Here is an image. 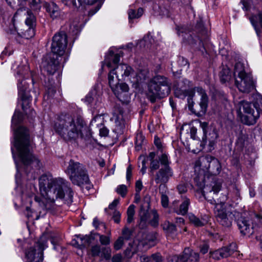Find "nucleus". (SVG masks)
Instances as JSON below:
<instances>
[{
  "label": "nucleus",
  "instance_id": "f257e3e1",
  "mask_svg": "<svg viewBox=\"0 0 262 262\" xmlns=\"http://www.w3.org/2000/svg\"><path fill=\"white\" fill-rule=\"evenodd\" d=\"M39 189L54 205H71L73 202L74 191L70 183L62 178H53L51 174H42L39 179Z\"/></svg>",
  "mask_w": 262,
  "mask_h": 262
},
{
  "label": "nucleus",
  "instance_id": "f03ea898",
  "mask_svg": "<svg viewBox=\"0 0 262 262\" xmlns=\"http://www.w3.org/2000/svg\"><path fill=\"white\" fill-rule=\"evenodd\" d=\"M54 129L64 140L76 142L78 139H85L83 132L87 127L80 116L74 117L69 114H61L55 122Z\"/></svg>",
  "mask_w": 262,
  "mask_h": 262
},
{
  "label": "nucleus",
  "instance_id": "7ed1b4c3",
  "mask_svg": "<svg viewBox=\"0 0 262 262\" xmlns=\"http://www.w3.org/2000/svg\"><path fill=\"white\" fill-rule=\"evenodd\" d=\"M14 138V146L26 172H29L34 167L39 169L41 165L39 160L31 152V140L28 129L19 126L15 130Z\"/></svg>",
  "mask_w": 262,
  "mask_h": 262
},
{
  "label": "nucleus",
  "instance_id": "20e7f679",
  "mask_svg": "<svg viewBox=\"0 0 262 262\" xmlns=\"http://www.w3.org/2000/svg\"><path fill=\"white\" fill-rule=\"evenodd\" d=\"M148 97L151 102H155L157 98H163L167 96L170 92V86L167 78L163 76L157 75L149 82Z\"/></svg>",
  "mask_w": 262,
  "mask_h": 262
},
{
  "label": "nucleus",
  "instance_id": "39448f33",
  "mask_svg": "<svg viewBox=\"0 0 262 262\" xmlns=\"http://www.w3.org/2000/svg\"><path fill=\"white\" fill-rule=\"evenodd\" d=\"M66 172L69 174L70 179L74 185L80 186L89 182V177L85 166L73 159L70 160Z\"/></svg>",
  "mask_w": 262,
  "mask_h": 262
},
{
  "label": "nucleus",
  "instance_id": "423d86ee",
  "mask_svg": "<svg viewBox=\"0 0 262 262\" xmlns=\"http://www.w3.org/2000/svg\"><path fill=\"white\" fill-rule=\"evenodd\" d=\"M238 105V114L242 123L248 126L254 125L259 118V111L255 104L241 101Z\"/></svg>",
  "mask_w": 262,
  "mask_h": 262
},
{
  "label": "nucleus",
  "instance_id": "0eeeda50",
  "mask_svg": "<svg viewBox=\"0 0 262 262\" xmlns=\"http://www.w3.org/2000/svg\"><path fill=\"white\" fill-rule=\"evenodd\" d=\"M47 241L44 236L35 243L33 246L27 249L25 251L26 262H42L43 251L46 246Z\"/></svg>",
  "mask_w": 262,
  "mask_h": 262
},
{
  "label": "nucleus",
  "instance_id": "6e6552de",
  "mask_svg": "<svg viewBox=\"0 0 262 262\" xmlns=\"http://www.w3.org/2000/svg\"><path fill=\"white\" fill-rule=\"evenodd\" d=\"M195 91L201 96L200 101L198 105L194 107V102L191 98L188 99V108L198 116H202L205 114L208 104V97L205 91L201 87H196Z\"/></svg>",
  "mask_w": 262,
  "mask_h": 262
},
{
  "label": "nucleus",
  "instance_id": "1a4fd4ad",
  "mask_svg": "<svg viewBox=\"0 0 262 262\" xmlns=\"http://www.w3.org/2000/svg\"><path fill=\"white\" fill-rule=\"evenodd\" d=\"M224 202H221L214 208V214L216 221L219 224L225 227H230L233 219V214L230 211H227L224 208Z\"/></svg>",
  "mask_w": 262,
  "mask_h": 262
},
{
  "label": "nucleus",
  "instance_id": "9d476101",
  "mask_svg": "<svg viewBox=\"0 0 262 262\" xmlns=\"http://www.w3.org/2000/svg\"><path fill=\"white\" fill-rule=\"evenodd\" d=\"M173 176V171L171 167H162L153 174L151 180L155 181L157 184H160L159 189L161 191L165 188V184Z\"/></svg>",
  "mask_w": 262,
  "mask_h": 262
},
{
  "label": "nucleus",
  "instance_id": "9b49d317",
  "mask_svg": "<svg viewBox=\"0 0 262 262\" xmlns=\"http://www.w3.org/2000/svg\"><path fill=\"white\" fill-rule=\"evenodd\" d=\"M68 36L67 34H55L53 37L52 43V53L62 56L67 46Z\"/></svg>",
  "mask_w": 262,
  "mask_h": 262
},
{
  "label": "nucleus",
  "instance_id": "f8f14e48",
  "mask_svg": "<svg viewBox=\"0 0 262 262\" xmlns=\"http://www.w3.org/2000/svg\"><path fill=\"white\" fill-rule=\"evenodd\" d=\"M170 262H199L200 254L191 248H185L179 255L172 256Z\"/></svg>",
  "mask_w": 262,
  "mask_h": 262
},
{
  "label": "nucleus",
  "instance_id": "ddd939ff",
  "mask_svg": "<svg viewBox=\"0 0 262 262\" xmlns=\"http://www.w3.org/2000/svg\"><path fill=\"white\" fill-rule=\"evenodd\" d=\"M200 125L203 131V142L206 143L208 141L209 150H212L216 143L218 134L215 129L209 127L208 123L206 122L201 123Z\"/></svg>",
  "mask_w": 262,
  "mask_h": 262
},
{
  "label": "nucleus",
  "instance_id": "4468645a",
  "mask_svg": "<svg viewBox=\"0 0 262 262\" xmlns=\"http://www.w3.org/2000/svg\"><path fill=\"white\" fill-rule=\"evenodd\" d=\"M237 245L235 243H231L228 246L224 247L214 251H209V256L215 260L226 258L237 251Z\"/></svg>",
  "mask_w": 262,
  "mask_h": 262
},
{
  "label": "nucleus",
  "instance_id": "2eb2a0df",
  "mask_svg": "<svg viewBox=\"0 0 262 262\" xmlns=\"http://www.w3.org/2000/svg\"><path fill=\"white\" fill-rule=\"evenodd\" d=\"M59 56L53 53L49 55L42 62L43 69L49 75H53L59 67Z\"/></svg>",
  "mask_w": 262,
  "mask_h": 262
},
{
  "label": "nucleus",
  "instance_id": "dca6fc26",
  "mask_svg": "<svg viewBox=\"0 0 262 262\" xmlns=\"http://www.w3.org/2000/svg\"><path fill=\"white\" fill-rule=\"evenodd\" d=\"M124 108L120 103L116 102L113 110L112 120H114L116 129L122 130L125 126L124 119Z\"/></svg>",
  "mask_w": 262,
  "mask_h": 262
},
{
  "label": "nucleus",
  "instance_id": "f3484780",
  "mask_svg": "<svg viewBox=\"0 0 262 262\" xmlns=\"http://www.w3.org/2000/svg\"><path fill=\"white\" fill-rule=\"evenodd\" d=\"M202 164L211 173L218 174L221 170V166L219 161L215 158L211 156H206L202 161Z\"/></svg>",
  "mask_w": 262,
  "mask_h": 262
},
{
  "label": "nucleus",
  "instance_id": "a211bd4d",
  "mask_svg": "<svg viewBox=\"0 0 262 262\" xmlns=\"http://www.w3.org/2000/svg\"><path fill=\"white\" fill-rule=\"evenodd\" d=\"M235 83L238 90L244 93H249L254 88L253 81L248 75L235 78Z\"/></svg>",
  "mask_w": 262,
  "mask_h": 262
},
{
  "label": "nucleus",
  "instance_id": "6ab92c4d",
  "mask_svg": "<svg viewBox=\"0 0 262 262\" xmlns=\"http://www.w3.org/2000/svg\"><path fill=\"white\" fill-rule=\"evenodd\" d=\"M128 90L129 88L127 84L121 83L120 87L113 91L114 94L119 100V103L122 106L127 105L130 102V97L128 93Z\"/></svg>",
  "mask_w": 262,
  "mask_h": 262
},
{
  "label": "nucleus",
  "instance_id": "aec40b11",
  "mask_svg": "<svg viewBox=\"0 0 262 262\" xmlns=\"http://www.w3.org/2000/svg\"><path fill=\"white\" fill-rule=\"evenodd\" d=\"M251 221L248 217L241 216L236 221L237 225L241 233L245 235L252 234L254 232L256 225H252Z\"/></svg>",
  "mask_w": 262,
  "mask_h": 262
},
{
  "label": "nucleus",
  "instance_id": "412c9836",
  "mask_svg": "<svg viewBox=\"0 0 262 262\" xmlns=\"http://www.w3.org/2000/svg\"><path fill=\"white\" fill-rule=\"evenodd\" d=\"M21 12L27 13V17L26 18L25 23L26 25L28 27V31L34 32L36 31V18L35 16L31 13V11L26 10L24 7L20 8L17 9L15 12L14 17H16L17 15L19 14Z\"/></svg>",
  "mask_w": 262,
  "mask_h": 262
},
{
  "label": "nucleus",
  "instance_id": "4be33fe9",
  "mask_svg": "<svg viewBox=\"0 0 262 262\" xmlns=\"http://www.w3.org/2000/svg\"><path fill=\"white\" fill-rule=\"evenodd\" d=\"M236 140L235 142V150L239 152L242 151L245 147L248 139V135L244 132L243 129L239 126L238 132L236 134Z\"/></svg>",
  "mask_w": 262,
  "mask_h": 262
},
{
  "label": "nucleus",
  "instance_id": "5701e85b",
  "mask_svg": "<svg viewBox=\"0 0 262 262\" xmlns=\"http://www.w3.org/2000/svg\"><path fill=\"white\" fill-rule=\"evenodd\" d=\"M112 70H115V76L120 78L121 77L122 79L126 77H128L129 75H132L134 74V70L132 68L126 64H121L117 65Z\"/></svg>",
  "mask_w": 262,
  "mask_h": 262
},
{
  "label": "nucleus",
  "instance_id": "b1692460",
  "mask_svg": "<svg viewBox=\"0 0 262 262\" xmlns=\"http://www.w3.org/2000/svg\"><path fill=\"white\" fill-rule=\"evenodd\" d=\"M122 56L123 53L121 51L115 53L113 51H110L109 55L105 59V62L107 67L108 68L116 67L120 61V57Z\"/></svg>",
  "mask_w": 262,
  "mask_h": 262
},
{
  "label": "nucleus",
  "instance_id": "393cba45",
  "mask_svg": "<svg viewBox=\"0 0 262 262\" xmlns=\"http://www.w3.org/2000/svg\"><path fill=\"white\" fill-rule=\"evenodd\" d=\"M156 238L157 233L156 232H144L140 243L143 246H147L148 248H150L155 245Z\"/></svg>",
  "mask_w": 262,
  "mask_h": 262
},
{
  "label": "nucleus",
  "instance_id": "a878e982",
  "mask_svg": "<svg viewBox=\"0 0 262 262\" xmlns=\"http://www.w3.org/2000/svg\"><path fill=\"white\" fill-rule=\"evenodd\" d=\"M115 70H111L108 75V83L113 92L118 89L121 84L119 83L121 79L117 76L115 77Z\"/></svg>",
  "mask_w": 262,
  "mask_h": 262
},
{
  "label": "nucleus",
  "instance_id": "bb28decb",
  "mask_svg": "<svg viewBox=\"0 0 262 262\" xmlns=\"http://www.w3.org/2000/svg\"><path fill=\"white\" fill-rule=\"evenodd\" d=\"M46 11L49 13L51 18H56L59 16L60 12L58 6L54 3H46L45 5Z\"/></svg>",
  "mask_w": 262,
  "mask_h": 262
},
{
  "label": "nucleus",
  "instance_id": "cd10ccee",
  "mask_svg": "<svg viewBox=\"0 0 262 262\" xmlns=\"http://www.w3.org/2000/svg\"><path fill=\"white\" fill-rule=\"evenodd\" d=\"M190 204V199L187 197H184L183 198V201L180 204L179 208L175 209L174 212L178 214L184 215L187 214Z\"/></svg>",
  "mask_w": 262,
  "mask_h": 262
},
{
  "label": "nucleus",
  "instance_id": "c85d7f7f",
  "mask_svg": "<svg viewBox=\"0 0 262 262\" xmlns=\"http://www.w3.org/2000/svg\"><path fill=\"white\" fill-rule=\"evenodd\" d=\"M79 238L80 242L79 243L78 242L77 244L78 248L80 249L88 247L94 239V237L91 235H86L82 237L79 236Z\"/></svg>",
  "mask_w": 262,
  "mask_h": 262
},
{
  "label": "nucleus",
  "instance_id": "c756f323",
  "mask_svg": "<svg viewBox=\"0 0 262 262\" xmlns=\"http://www.w3.org/2000/svg\"><path fill=\"white\" fill-rule=\"evenodd\" d=\"M162 226L168 236H173L176 234L177 228L173 223L166 221L162 225Z\"/></svg>",
  "mask_w": 262,
  "mask_h": 262
},
{
  "label": "nucleus",
  "instance_id": "7c9ffc66",
  "mask_svg": "<svg viewBox=\"0 0 262 262\" xmlns=\"http://www.w3.org/2000/svg\"><path fill=\"white\" fill-rule=\"evenodd\" d=\"M247 75L245 71L244 63L241 62H236L234 66V76L235 78H236V76H237L238 78H239Z\"/></svg>",
  "mask_w": 262,
  "mask_h": 262
},
{
  "label": "nucleus",
  "instance_id": "2f4dec72",
  "mask_svg": "<svg viewBox=\"0 0 262 262\" xmlns=\"http://www.w3.org/2000/svg\"><path fill=\"white\" fill-rule=\"evenodd\" d=\"M220 78L222 83L229 82L232 79L230 69L227 67L224 68L220 73Z\"/></svg>",
  "mask_w": 262,
  "mask_h": 262
},
{
  "label": "nucleus",
  "instance_id": "473e14b6",
  "mask_svg": "<svg viewBox=\"0 0 262 262\" xmlns=\"http://www.w3.org/2000/svg\"><path fill=\"white\" fill-rule=\"evenodd\" d=\"M99 0H84V3L89 5H95L94 8L90 9L89 11V15L92 16L96 13L100 8L101 4L98 2Z\"/></svg>",
  "mask_w": 262,
  "mask_h": 262
},
{
  "label": "nucleus",
  "instance_id": "72a5a7b5",
  "mask_svg": "<svg viewBox=\"0 0 262 262\" xmlns=\"http://www.w3.org/2000/svg\"><path fill=\"white\" fill-rule=\"evenodd\" d=\"M22 84V82H19L18 84V88L19 89V95H20L21 100L23 101L22 103V108L24 112H26L27 113V107L25 106V104L26 103V105H27L29 102L31 101V99L30 98L26 97L25 91L24 89H21V85Z\"/></svg>",
  "mask_w": 262,
  "mask_h": 262
},
{
  "label": "nucleus",
  "instance_id": "f704fd0d",
  "mask_svg": "<svg viewBox=\"0 0 262 262\" xmlns=\"http://www.w3.org/2000/svg\"><path fill=\"white\" fill-rule=\"evenodd\" d=\"M143 13V9L139 8L137 10L132 9H129L128 11V19L129 22L133 19H137L140 17Z\"/></svg>",
  "mask_w": 262,
  "mask_h": 262
},
{
  "label": "nucleus",
  "instance_id": "c9c22d12",
  "mask_svg": "<svg viewBox=\"0 0 262 262\" xmlns=\"http://www.w3.org/2000/svg\"><path fill=\"white\" fill-rule=\"evenodd\" d=\"M60 2L64 6L73 9H77L81 5L80 0H60Z\"/></svg>",
  "mask_w": 262,
  "mask_h": 262
},
{
  "label": "nucleus",
  "instance_id": "e433bc0d",
  "mask_svg": "<svg viewBox=\"0 0 262 262\" xmlns=\"http://www.w3.org/2000/svg\"><path fill=\"white\" fill-rule=\"evenodd\" d=\"M190 222L195 227H202L205 225L206 222L200 220L193 214L190 213L188 215Z\"/></svg>",
  "mask_w": 262,
  "mask_h": 262
},
{
  "label": "nucleus",
  "instance_id": "4c0bfd02",
  "mask_svg": "<svg viewBox=\"0 0 262 262\" xmlns=\"http://www.w3.org/2000/svg\"><path fill=\"white\" fill-rule=\"evenodd\" d=\"M102 248L99 245L92 246L88 251V254L92 257L100 256Z\"/></svg>",
  "mask_w": 262,
  "mask_h": 262
},
{
  "label": "nucleus",
  "instance_id": "58836bf2",
  "mask_svg": "<svg viewBox=\"0 0 262 262\" xmlns=\"http://www.w3.org/2000/svg\"><path fill=\"white\" fill-rule=\"evenodd\" d=\"M252 225H256L254 231L262 225V216L257 214H253L251 219Z\"/></svg>",
  "mask_w": 262,
  "mask_h": 262
},
{
  "label": "nucleus",
  "instance_id": "ea45409f",
  "mask_svg": "<svg viewBox=\"0 0 262 262\" xmlns=\"http://www.w3.org/2000/svg\"><path fill=\"white\" fill-rule=\"evenodd\" d=\"M194 182L198 186V189L201 190L202 192V191H204L203 189L205 186L204 177L203 175H197L194 178Z\"/></svg>",
  "mask_w": 262,
  "mask_h": 262
},
{
  "label": "nucleus",
  "instance_id": "a19ab883",
  "mask_svg": "<svg viewBox=\"0 0 262 262\" xmlns=\"http://www.w3.org/2000/svg\"><path fill=\"white\" fill-rule=\"evenodd\" d=\"M135 206L134 205H130L127 208V222L128 224L131 223L134 221V216L135 215Z\"/></svg>",
  "mask_w": 262,
  "mask_h": 262
},
{
  "label": "nucleus",
  "instance_id": "79ce46f5",
  "mask_svg": "<svg viewBox=\"0 0 262 262\" xmlns=\"http://www.w3.org/2000/svg\"><path fill=\"white\" fill-rule=\"evenodd\" d=\"M196 29L201 32H208L210 31V28L209 26H205L202 20L198 21L196 26Z\"/></svg>",
  "mask_w": 262,
  "mask_h": 262
},
{
  "label": "nucleus",
  "instance_id": "37998d69",
  "mask_svg": "<svg viewBox=\"0 0 262 262\" xmlns=\"http://www.w3.org/2000/svg\"><path fill=\"white\" fill-rule=\"evenodd\" d=\"M258 21L262 28V12L259 13L257 15H254L250 17V21L255 29Z\"/></svg>",
  "mask_w": 262,
  "mask_h": 262
},
{
  "label": "nucleus",
  "instance_id": "c03bdc74",
  "mask_svg": "<svg viewBox=\"0 0 262 262\" xmlns=\"http://www.w3.org/2000/svg\"><path fill=\"white\" fill-rule=\"evenodd\" d=\"M139 215L140 220L147 222L149 217V213L147 210H145L143 208V206H141L140 208Z\"/></svg>",
  "mask_w": 262,
  "mask_h": 262
},
{
  "label": "nucleus",
  "instance_id": "a18cd8bd",
  "mask_svg": "<svg viewBox=\"0 0 262 262\" xmlns=\"http://www.w3.org/2000/svg\"><path fill=\"white\" fill-rule=\"evenodd\" d=\"M100 257L108 260L111 257V249L108 247H102Z\"/></svg>",
  "mask_w": 262,
  "mask_h": 262
},
{
  "label": "nucleus",
  "instance_id": "49530a36",
  "mask_svg": "<svg viewBox=\"0 0 262 262\" xmlns=\"http://www.w3.org/2000/svg\"><path fill=\"white\" fill-rule=\"evenodd\" d=\"M42 0H30V7L34 11L39 10Z\"/></svg>",
  "mask_w": 262,
  "mask_h": 262
},
{
  "label": "nucleus",
  "instance_id": "de8ad7c7",
  "mask_svg": "<svg viewBox=\"0 0 262 262\" xmlns=\"http://www.w3.org/2000/svg\"><path fill=\"white\" fill-rule=\"evenodd\" d=\"M159 159L161 164L163 167L170 166L169 164L170 162L169 161L168 156L165 154H163L161 156L159 157Z\"/></svg>",
  "mask_w": 262,
  "mask_h": 262
},
{
  "label": "nucleus",
  "instance_id": "09e8293b",
  "mask_svg": "<svg viewBox=\"0 0 262 262\" xmlns=\"http://www.w3.org/2000/svg\"><path fill=\"white\" fill-rule=\"evenodd\" d=\"M152 214L153 217L149 223L152 227H156L159 225V215L157 211L155 210L152 211Z\"/></svg>",
  "mask_w": 262,
  "mask_h": 262
},
{
  "label": "nucleus",
  "instance_id": "8fccbe9b",
  "mask_svg": "<svg viewBox=\"0 0 262 262\" xmlns=\"http://www.w3.org/2000/svg\"><path fill=\"white\" fill-rule=\"evenodd\" d=\"M178 63L180 67H183L186 69H188L189 67V63L187 59L182 56L178 57Z\"/></svg>",
  "mask_w": 262,
  "mask_h": 262
},
{
  "label": "nucleus",
  "instance_id": "3c124183",
  "mask_svg": "<svg viewBox=\"0 0 262 262\" xmlns=\"http://www.w3.org/2000/svg\"><path fill=\"white\" fill-rule=\"evenodd\" d=\"M30 34H17L16 39L19 43H24V39H28L29 38H32L34 35H29Z\"/></svg>",
  "mask_w": 262,
  "mask_h": 262
},
{
  "label": "nucleus",
  "instance_id": "603ef678",
  "mask_svg": "<svg viewBox=\"0 0 262 262\" xmlns=\"http://www.w3.org/2000/svg\"><path fill=\"white\" fill-rule=\"evenodd\" d=\"M133 231L125 227L122 230V235L124 239L128 240L131 238Z\"/></svg>",
  "mask_w": 262,
  "mask_h": 262
},
{
  "label": "nucleus",
  "instance_id": "864d4df0",
  "mask_svg": "<svg viewBox=\"0 0 262 262\" xmlns=\"http://www.w3.org/2000/svg\"><path fill=\"white\" fill-rule=\"evenodd\" d=\"M116 191L122 197H124L127 191V187L125 185H119L116 189Z\"/></svg>",
  "mask_w": 262,
  "mask_h": 262
},
{
  "label": "nucleus",
  "instance_id": "5fc2aeb1",
  "mask_svg": "<svg viewBox=\"0 0 262 262\" xmlns=\"http://www.w3.org/2000/svg\"><path fill=\"white\" fill-rule=\"evenodd\" d=\"M150 162V172H152L154 170H158L159 168V167H160V161H159V160H157V159H156V160H153Z\"/></svg>",
  "mask_w": 262,
  "mask_h": 262
},
{
  "label": "nucleus",
  "instance_id": "6e6d98bb",
  "mask_svg": "<svg viewBox=\"0 0 262 262\" xmlns=\"http://www.w3.org/2000/svg\"><path fill=\"white\" fill-rule=\"evenodd\" d=\"M96 235L99 236V241L102 245H107L110 243V238L108 236L96 233Z\"/></svg>",
  "mask_w": 262,
  "mask_h": 262
},
{
  "label": "nucleus",
  "instance_id": "4d7b16f0",
  "mask_svg": "<svg viewBox=\"0 0 262 262\" xmlns=\"http://www.w3.org/2000/svg\"><path fill=\"white\" fill-rule=\"evenodd\" d=\"M143 140H144V138L142 135H140V134L137 135V137H136V143H135V144H136L135 148H136V150H139L141 149Z\"/></svg>",
  "mask_w": 262,
  "mask_h": 262
},
{
  "label": "nucleus",
  "instance_id": "13d9d810",
  "mask_svg": "<svg viewBox=\"0 0 262 262\" xmlns=\"http://www.w3.org/2000/svg\"><path fill=\"white\" fill-rule=\"evenodd\" d=\"M199 248L200 252L203 254H205L208 252L209 249V245L208 243L203 242V243L199 245Z\"/></svg>",
  "mask_w": 262,
  "mask_h": 262
},
{
  "label": "nucleus",
  "instance_id": "bf43d9fd",
  "mask_svg": "<svg viewBox=\"0 0 262 262\" xmlns=\"http://www.w3.org/2000/svg\"><path fill=\"white\" fill-rule=\"evenodd\" d=\"M123 237H119L117 241L115 242L114 247L116 250L120 249L123 245Z\"/></svg>",
  "mask_w": 262,
  "mask_h": 262
},
{
  "label": "nucleus",
  "instance_id": "052dcab7",
  "mask_svg": "<svg viewBox=\"0 0 262 262\" xmlns=\"http://www.w3.org/2000/svg\"><path fill=\"white\" fill-rule=\"evenodd\" d=\"M149 258L151 262H161L162 260V256L159 253L153 254Z\"/></svg>",
  "mask_w": 262,
  "mask_h": 262
},
{
  "label": "nucleus",
  "instance_id": "680f3d73",
  "mask_svg": "<svg viewBox=\"0 0 262 262\" xmlns=\"http://www.w3.org/2000/svg\"><path fill=\"white\" fill-rule=\"evenodd\" d=\"M213 184H214L212 188V191H213L214 193H217L221 189L222 183L221 182L214 181Z\"/></svg>",
  "mask_w": 262,
  "mask_h": 262
},
{
  "label": "nucleus",
  "instance_id": "e2e57ef3",
  "mask_svg": "<svg viewBox=\"0 0 262 262\" xmlns=\"http://www.w3.org/2000/svg\"><path fill=\"white\" fill-rule=\"evenodd\" d=\"M161 204L163 207L166 208L168 206V197L165 194L162 193L161 194Z\"/></svg>",
  "mask_w": 262,
  "mask_h": 262
},
{
  "label": "nucleus",
  "instance_id": "0e129e2a",
  "mask_svg": "<svg viewBox=\"0 0 262 262\" xmlns=\"http://www.w3.org/2000/svg\"><path fill=\"white\" fill-rule=\"evenodd\" d=\"M177 189L180 193H183L187 191L186 184L183 182L180 183L177 186Z\"/></svg>",
  "mask_w": 262,
  "mask_h": 262
},
{
  "label": "nucleus",
  "instance_id": "69168bd1",
  "mask_svg": "<svg viewBox=\"0 0 262 262\" xmlns=\"http://www.w3.org/2000/svg\"><path fill=\"white\" fill-rule=\"evenodd\" d=\"M21 120V115L18 113H15L12 119V122L13 124H17Z\"/></svg>",
  "mask_w": 262,
  "mask_h": 262
},
{
  "label": "nucleus",
  "instance_id": "338daca9",
  "mask_svg": "<svg viewBox=\"0 0 262 262\" xmlns=\"http://www.w3.org/2000/svg\"><path fill=\"white\" fill-rule=\"evenodd\" d=\"M121 213L117 210H115L113 212V219L116 223H119L120 222Z\"/></svg>",
  "mask_w": 262,
  "mask_h": 262
},
{
  "label": "nucleus",
  "instance_id": "774afa93",
  "mask_svg": "<svg viewBox=\"0 0 262 262\" xmlns=\"http://www.w3.org/2000/svg\"><path fill=\"white\" fill-rule=\"evenodd\" d=\"M132 169L131 165H129L126 169V180L128 182L130 181L132 177Z\"/></svg>",
  "mask_w": 262,
  "mask_h": 262
}]
</instances>
